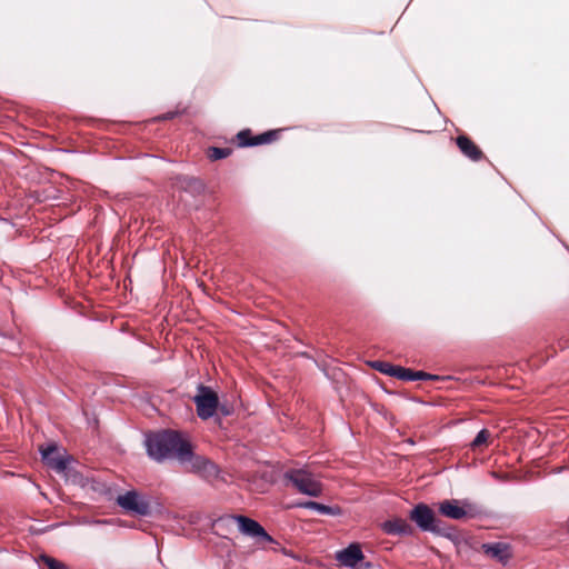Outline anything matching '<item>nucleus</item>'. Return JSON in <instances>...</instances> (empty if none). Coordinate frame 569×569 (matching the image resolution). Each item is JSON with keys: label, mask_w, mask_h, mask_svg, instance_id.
Returning <instances> with one entry per match:
<instances>
[{"label": "nucleus", "mask_w": 569, "mask_h": 569, "mask_svg": "<svg viewBox=\"0 0 569 569\" xmlns=\"http://www.w3.org/2000/svg\"><path fill=\"white\" fill-rule=\"evenodd\" d=\"M146 446L149 456L157 461L174 458L187 471L204 478L218 475L217 466L206 457L193 453L190 442L176 431L151 435L147 438Z\"/></svg>", "instance_id": "nucleus-1"}, {"label": "nucleus", "mask_w": 569, "mask_h": 569, "mask_svg": "<svg viewBox=\"0 0 569 569\" xmlns=\"http://www.w3.org/2000/svg\"><path fill=\"white\" fill-rule=\"evenodd\" d=\"M292 486L302 495L319 497L322 493V483L306 469H292L286 472Z\"/></svg>", "instance_id": "nucleus-2"}, {"label": "nucleus", "mask_w": 569, "mask_h": 569, "mask_svg": "<svg viewBox=\"0 0 569 569\" xmlns=\"http://www.w3.org/2000/svg\"><path fill=\"white\" fill-rule=\"evenodd\" d=\"M117 503L129 513L147 516L150 512L149 499L136 490L119 495Z\"/></svg>", "instance_id": "nucleus-3"}, {"label": "nucleus", "mask_w": 569, "mask_h": 569, "mask_svg": "<svg viewBox=\"0 0 569 569\" xmlns=\"http://www.w3.org/2000/svg\"><path fill=\"white\" fill-rule=\"evenodd\" d=\"M199 418L206 420L211 418L218 408L219 400L217 393L209 387L200 386L193 398Z\"/></svg>", "instance_id": "nucleus-4"}, {"label": "nucleus", "mask_w": 569, "mask_h": 569, "mask_svg": "<svg viewBox=\"0 0 569 569\" xmlns=\"http://www.w3.org/2000/svg\"><path fill=\"white\" fill-rule=\"evenodd\" d=\"M410 518L421 530L432 532L439 530L435 512L427 505L420 503L416 506L410 512Z\"/></svg>", "instance_id": "nucleus-5"}, {"label": "nucleus", "mask_w": 569, "mask_h": 569, "mask_svg": "<svg viewBox=\"0 0 569 569\" xmlns=\"http://www.w3.org/2000/svg\"><path fill=\"white\" fill-rule=\"evenodd\" d=\"M43 461L57 470L58 472H64L68 469L69 457L56 445H50L47 448L40 449Z\"/></svg>", "instance_id": "nucleus-6"}, {"label": "nucleus", "mask_w": 569, "mask_h": 569, "mask_svg": "<svg viewBox=\"0 0 569 569\" xmlns=\"http://www.w3.org/2000/svg\"><path fill=\"white\" fill-rule=\"evenodd\" d=\"M228 522L236 523L239 530L251 537H261L264 541L270 542L272 539L266 530L254 520L243 516H231L226 519Z\"/></svg>", "instance_id": "nucleus-7"}, {"label": "nucleus", "mask_w": 569, "mask_h": 569, "mask_svg": "<svg viewBox=\"0 0 569 569\" xmlns=\"http://www.w3.org/2000/svg\"><path fill=\"white\" fill-rule=\"evenodd\" d=\"M471 505L467 501L445 500L439 503V511L447 518L461 520L471 512Z\"/></svg>", "instance_id": "nucleus-8"}, {"label": "nucleus", "mask_w": 569, "mask_h": 569, "mask_svg": "<svg viewBox=\"0 0 569 569\" xmlns=\"http://www.w3.org/2000/svg\"><path fill=\"white\" fill-rule=\"evenodd\" d=\"M336 559L341 566L356 568V566L363 560V553L358 543H351L346 549L338 551Z\"/></svg>", "instance_id": "nucleus-9"}, {"label": "nucleus", "mask_w": 569, "mask_h": 569, "mask_svg": "<svg viewBox=\"0 0 569 569\" xmlns=\"http://www.w3.org/2000/svg\"><path fill=\"white\" fill-rule=\"evenodd\" d=\"M482 549L486 555L502 563H506L511 556L509 546L505 542L485 543Z\"/></svg>", "instance_id": "nucleus-10"}, {"label": "nucleus", "mask_w": 569, "mask_h": 569, "mask_svg": "<svg viewBox=\"0 0 569 569\" xmlns=\"http://www.w3.org/2000/svg\"><path fill=\"white\" fill-rule=\"evenodd\" d=\"M381 527L388 535H410L412 532V527L407 522V520L401 518H393L385 521Z\"/></svg>", "instance_id": "nucleus-11"}, {"label": "nucleus", "mask_w": 569, "mask_h": 569, "mask_svg": "<svg viewBox=\"0 0 569 569\" xmlns=\"http://www.w3.org/2000/svg\"><path fill=\"white\" fill-rule=\"evenodd\" d=\"M459 149L470 159L478 160L481 157V151L478 147L465 136H460L457 139Z\"/></svg>", "instance_id": "nucleus-12"}, {"label": "nucleus", "mask_w": 569, "mask_h": 569, "mask_svg": "<svg viewBox=\"0 0 569 569\" xmlns=\"http://www.w3.org/2000/svg\"><path fill=\"white\" fill-rule=\"evenodd\" d=\"M297 506L301 507V508L312 509V510H316L319 513H323V515H335L336 513L333 508L322 505V503H319V502H316V501H306V502L298 503Z\"/></svg>", "instance_id": "nucleus-13"}, {"label": "nucleus", "mask_w": 569, "mask_h": 569, "mask_svg": "<svg viewBox=\"0 0 569 569\" xmlns=\"http://www.w3.org/2000/svg\"><path fill=\"white\" fill-rule=\"evenodd\" d=\"M490 436L491 435L487 429H482L471 442V448L477 449L480 448L481 446L488 445Z\"/></svg>", "instance_id": "nucleus-14"}, {"label": "nucleus", "mask_w": 569, "mask_h": 569, "mask_svg": "<svg viewBox=\"0 0 569 569\" xmlns=\"http://www.w3.org/2000/svg\"><path fill=\"white\" fill-rule=\"evenodd\" d=\"M373 367L382 373L395 377L397 366H393L388 362L377 361L373 363Z\"/></svg>", "instance_id": "nucleus-15"}, {"label": "nucleus", "mask_w": 569, "mask_h": 569, "mask_svg": "<svg viewBox=\"0 0 569 569\" xmlns=\"http://www.w3.org/2000/svg\"><path fill=\"white\" fill-rule=\"evenodd\" d=\"M41 562L44 563L49 569H68L67 566L51 557L42 556Z\"/></svg>", "instance_id": "nucleus-16"}, {"label": "nucleus", "mask_w": 569, "mask_h": 569, "mask_svg": "<svg viewBox=\"0 0 569 569\" xmlns=\"http://www.w3.org/2000/svg\"><path fill=\"white\" fill-rule=\"evenodd\" d=\"M395 377H397L401 380H405V381H412L413 371L410 369H406V368L397 366Z\"/></svg>", "instance_id": "nucleus-17"}, {"label": "nucleus", "mask_w": 569, "mask_h": 569, "mask_svg": "<svg viewBox=\"0 0 569 569\" xmlns=\"http://www.w3.org/2000/svg\"><path fill=\"white\" fill-rule=\"evenodd\" d=\"M228 156H229V150L228 149H221V148H211L209 150V153H208V157L211 160L223 159V158H226Z\"/></svg>", "instance_id": "nucleus-18"}, {"label": "nucleus", "mask_w": 569, "mask_h": 569, "mask_svg": "<svg viewBox=\"0 0 569 569\" xmlns=\"http://www.w3.org/2000/svg\"><path fill=\"white\" fill-rule=\"evenodd\" d=\"M276 132H267L257 138L256 141L251 142L250 144H259V143H266L271 141L272 136H274Z\"/></svg>", "instance_id": "nucleus-19"}, {"label": "nucleus", "mask_w": 569, "mask_h": 569, "mask_svg": "<svg viewBox=\"0 0 569 569\" xmlns=\"http://www.w3.org/2000/svg\"><path fill=\"white\" fill-rule=\"evenodd\" d=\"M425 379H436V377L431 376L429 373H426L423 371H413L412 381H415V380H425Z\"/></svg>", "instance_id": "nucleus-20"}]
</instances>
